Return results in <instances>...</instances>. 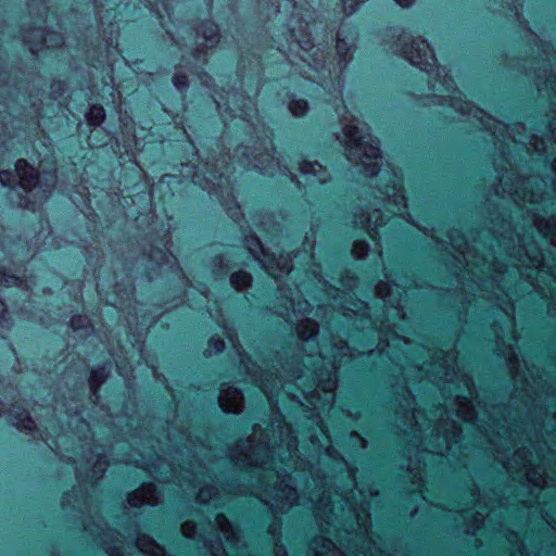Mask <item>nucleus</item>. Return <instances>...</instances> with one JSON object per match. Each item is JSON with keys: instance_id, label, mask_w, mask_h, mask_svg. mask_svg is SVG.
Instances as JSON below:
<instances>
[{"instance_id": "nucleus-53", "label": "nucleus", "mask_w": 556, "mask_h": 556, "mask_svg": "<svg viewBox=\"0 0 556 556\" xmlns=\"http://www.w3.org/2000/svg\"><path fill=\"white\" fill-rule=\"evenodd\" d=\"M495 253H496L495 248L493 245H491L490 252H489L490 256L495 257Z\"/></svg>"}, {"instance_id": "nucleus-23", "label": "nucleus", "mask_w": 556, "mask_h": 556, "mask_svg": "<svg viewBox=\"0 0 556 556\" xmlns=\"http://www.w3.org/2000/svg\"><path fill=\"white\" fill-rule=\"evenodd\" d=\"M462 519H464L467 527V532L476 534V532L484 526L485 518L488 516L484 508L481 507L480 502L477 501L472 507L460 508Z\"/></svg>"}, {"instance_id": "nucleus-33", "label": "nucleus", "mask_w": 556, "mask_h": 556, "mask_svg": "<svg viewBox=\"0 0 556 556\" xmlns=\"http://www.w3.org/2000/svg\"><path fill=\"white\" fill-rule=\"evenodd\" d=\"M530 181H522V188L520 190H515L514 192H509L515 202L530 203L535 204L542 201L543 197L541 194L535 193L534 191L527 190V186Z\"/></svg>"}, {"instance_id": "nucleus-24", "label": "nucleus", "mask_w": 556, "mask_h": 556, "mask_svg": "<svg viewBox=\"0 0 556 556\" xmlns=\"http://www.w3.org/2000/svg\"><path fill=\"white\" fill-rule=\"evenodd\" d=\"M299 170L309 185H323L329 178L326 167L318 162L303 161L299 164Z\"/></svg>"}, {"instance_id": "nucleus-39", "label": "nucleus", "mask_w": 556, "mask_h": 556, "mask_svg": "<svg viewBox=\"0 0 556 556\" xmlns=\"http://www.w3.org/2000/svg\"><path fill=\"white\" fill-rule=\"evenodd\" d=\"M289 109L294 116H303L307 112V101L304 99L293 98L289 103Z\"/></svg>"}, {"instance_id": "nucleus-61", "label": "nucleus", "mask_w": 556, "mask_h": 556, "mask_svg": "<svg viewBox=\"0 0 556 556\" xmlns=\"http://www.w3.org/2000/svg\"><path fill=\"white\" fill-rule=\"evenodd\" d=\"M257 428H260V426L254 427V437L257 434Z\"/></svg>"}, {"instance_id": "nucleus-18", "label": "nucleus", "mask_w": 556, "mask_h": 556, "mask_svg": "<svg viewBox=\"0 0 556 556\" xmlns=\"http://www.w3.org/2000/svg\"><path fill=\"white\" fill-rule=\"evenodd\" d=\"M459 382L463 383L464 390L460 392H456L454 394H450L448 397H454L455 403L457 404V413L456 416L459 419H463L467 422H473L477 414L475 408L471 405L472 397V381L471 378L467 375H462Z\"/></svg>"}, {"instance_id": "nucleus-8", "label": "nucleus", "mask_w": 556, "mask_h": 556, "mask_svg": "<svg viewBox=\"0 0 556 556\" xmlns=\"http://www.w3.org/2000/svg\"><path fill=\"white\" fill-rule=\"evenodd\" d=\"M312 306L308 301H298L294 298H287L286 306L279 312L290 324H296V332L301 340L309 342L315 340L319 332L318 324L308 317Z\"/></svg>"}, {"instance_id": "nucleus-42", "label": "nucleus", "mask_w": 556, "mask_h": 556, "mask_svg": "<svg viewBox=\"0 0 556 556\" xmlns=\"http://www.w3.org/2000/svg\"><path fill=\"white\" fill-rule=\"evenodd\" d=\"M104 549L110 556H124L123 555V542L116 539L113 543L104 542Z\"/></svg>"}, {"instance_id": "nucleus-17", "label": "nucleus", "mask_w": 556, "mask_h": 556, "mask_svg": "<svg viewBox=\"0 0 556 556\" xmlns=\"http://www.w3.org/2000/svg\"><path fill=\"white\" fill-rule=\"evenodd\" d=\"M504 467L508 471H514L516 473L526 475L532 483L539 485L541 481H543V477L541 472L533 471L532 472V454L529 448L520 447L515 451L511 458H509Z\"/></svg>"}, {"instance_id": "nucleus-47", "label": "nucleus", "mask_w": 556, "mask_h": 556, "mask_svg": "<svg viewBox=\"0 0 556 556\" xmlns=\"http://www.w3.org/2000/svg\"><path fill=\"white\" fill-rule=\"evenodd\" d=\"M544 88H549L556 94V77L553 79H546Z\"/></svg>"}, {"instance_id": "nucleus-51", "label": "nucleus", "mask_w": 556, "mask_h": 556, "mask_svg": "<svg viewBox=\"0 0 556 556\" xmlns=\"http://www.w3.org/2000/svg\"><path fill=\"white\" fill-rule=\"evenodd\" d=\"M275 556H288L286 549L282 546L275 547Z\"/></svg>"}, {"instance_id": "nucleus-64", "label": "nucleus", "mask_w": 556, "mask_h": 556, "mask_svg": "<svg viewBox=\"0 0 556 556\" xmlns=\"http://www.w3.org/2000/svg\"><path fill=\"white\" fill-rule=\"evenodd\" d=\"M437 76H441L439 68H437Z\"/></svg>"}, {"instance_id": "nucleus-29", "label": "nucleus", "mask_w": 556, "mask_h": 556, "mask_svg": "<svg viewBox=\"0 0 556 556\" xmlns=\"http://www.w3.org/2000/svg\"><path fill=\"white\" fill-rule=\"evenodd\" d=\"M111 368V364H103L91 370L89 386L93 397L98 399V389L109 377Z\"/></svg>"}, {"instance_id": "nucleus-5", "label": "nucleus", "mask_w": 556, "mask_h": 556, "mask_svg": "<svg viewBox=\"0 0 556 556\" xmlns=\"http://www.w3.org/2000/svg\"><path fill=\"white\" fill-rule=\"evenodd\" d=\"M16 177L18 178V187L28 193L23 201V205L33 211L37 203H42L51 195L56 185L54 173L45 174L40 180L38 172L23 159L15 163L14 173L11 170L0 172V182L4 187L10 186Z\"/></svg>"}, {"instance_id": "nucleus-16", "label": "nucleus", "mask_w": 556, "mask_h": 556, "mask_svg": "<svg viewBox=\"0 0 556 556\" xmlns=\"http://www.w3.org/2000/svg\"><path fill=\"white\" fill-rule=\"evenodd\" d=\"M388 175L389 182L383 188L379 189L381 197L383 198L388 205L393 206L395 214L403 216V218H405L409 223H414L412 220L410 214L405 212L407 207V201L403 186L397 175L394 172Z\"/></svg>"}, {"instance_id": "nucleus-30", "label": "nucleus", "mask_w": 556, "mask_h": 556, "mask_svg": "<svg viewBox=\"0 0 556 556\" xmlns=\"http://www.w3.org/2000/svg\"><path fill=\"white\" fill-rule=\"evenodd\" d=\"M276 162V159L273 154H261L258 156H254L253 161H248L247 166H252L260 172H262L265 175L274 176V163Z\"/></svg>"}, {"instance_id": "nucleus-50", "label": "nucleus", "mask_w": 556, "mask_h": 556, "mask_svg": "<svg viewBox=\"0 0 556 556\" xmlns=\"http://www.w3.org/2000/svg\"><path fill=\"white\" fill-rule=\"evenodd\" d=\"M279 170L282 172L285 175H290L291 180H294L295 175L286 165H283V168L279 166Z\"/></svg>"}, {"instance_id": "nucleus-9", "label": "nucleus", "mask_w": 556, "mask_h": 556, "mask_svg": "<svg viewBox=\"0 0 556 556\" xmlns=\"http://www.w3.org/2000/svg\"><path fill=\"white\" fill-rule=\"evenodd\" d=\"M496 248L510 258L521 263L528 262L531 267L544 269L543 252L534 242L526 244L520 237L516 242L513 232H509L508 236L502 233L496 238Z\"/></svg>"}, {"instance_id": "nucleus-40", "label": "nucleus", "mask_w": 556, "mask_h": 556, "mask_svg": "<svg viewBox=\"0 0 556 556\" xmlns=\"http://www.w3.org/2000/svg\"><path fill=\"white\" fill-rule=\"evenodd\" d=\"M369 243L365 240H356L352 248V254L355 258H365L369 253Z\"/></svg>"}, {"instance_id": "nucleus-60", "label": "nucleus", "mask_w": 556, "mask_h": 556, "mask_svg": "<svg viewBox=\"0 0 556 556\" xmlns=\"http://www.w3.org/2000/svg\"><path fill=\"white\" fill-rule=\"evenodd\" d=\"M535 150H538V152H539L540 154H542V153L544 152V149L535 148Z\"/></svg>"}, {"instance_id": "nucleus-63", "label": "nucleus", "mask_w": 556, "mask_h": 556, "mask_svg": "<svg viewBox=\"0 0 556 556\" xmlns=\"http://www.w3.org/2000/svg\"><path fill=\"white\" fill-rule=\"evenodd\" d=\"M515 127L516 128H522V129L525 128L523 125H516Z\"/></svg>"}, {"instance_id": "nucleus-57", "label": "nucleus", "mask_w": 556, "mask_h": 556, "mask_svg": "<svg viewBox=\"0 0 556 556\" xmlns=\"http://www.w3.org/2000/svg\"><path fill=\"white\" fill-rule=\"evenodd\" d=\"M516 190H520V189H519V188H516ZM514 191H515V189H514V190H513V189H509L508 191H507V189H504V192H507V193H508V195H509L511 199H513V197L510 195V193H509V192H514Z\"/></svg>"}, {"instance_id": "nucleus-26", "label": "nucleus", "mask_w": 556, "mask_h": 556, "mask_svg": "<svg viewBox=\"0 0 556 556\" xmlns=\"http://www.w3.org/2000/svg\"><path fill=\"white\" fill-rule=\"evenodd\" d=\"M341 508L343 510L348 508L349 515L353 518L354 523L352 525V529H354V527L366 528L369 519V504L367 502L363 503L359 507H356L352 505L348 498H344V504L341 505Z\"/></svg>"}, {"instance_id": "nucleus-14", "label": "nucleus", "mask_w": 556, "mask_h": 556, "mask_svg": "<svg viewBox=\"0 0 556 556\" xmlns=\"http://www.w3.org/2000/svg\"><path fill=\"white\" fill-rule=\"evenodd\" d=\"M448 239L452 248L463 257L466 266H472L483 273V267L491 269L485 255H480L476 252V247L471 245L468 240L457 230H452L448 233Z\"/></svg>"}, {"instance_id": "nucleus-58", "label": "nucleus", "mask_w": 556, "mask_h": 556, "mask_svg": "<svg viewBox=\"0 0 556 556\" xmlns=\"http://www.w3.org/2000/svg\"><path fill=\"white\" fill-rule=\"evenodd\" d=\"M367 324H368V326H370V327H374V326L376 327V325H375L370 319H368V320H367Z\"/></svg>"}, {"instance_id": "nucleus-22", "label": "nucleus", "mask_w": 556, "mask_h": 556, "mask_svg": "<svg viewBox=\"0 0 556 556\" xmlns=\"http://www.w3.org/2000/svg\"><path fill=\"white\" fill-rule=\"evenodd\" d=\"M218 404L225 413L239 414L243 408V393L236 387L226 386L220 389Z\"/></svg>"}, {"instance_id": "nucleus-38", "label": "nucleus", "mask_w": 556, "mask_h": 556, "mask_svg": "<svg viewBox=\"0 0 556 556\" xmlns=\"http://www.w3.org/2000/svg\"><path fill=\"white\" fill-rule=\"evenodd\" d=\"M106 455L98 454L97 459L92 463L91 478L96 480L100 479L103 476L104 471L106 470Z\"/></svg>"}, {"instance_id": "nucleus-15", "label": "nucleus", "mask_w": 556, "mask_h": 556, "mask_svg": "<svg viewBox=\"0 0 556 556\" xmlns=\"http://www.w3.org/2000/svg\"><path fill=\"white\" fill-rule=\"evenodd\" d=\"M202 473V470L194 472L193 470L187 469L182 478L184 481L179 479L178 484L186 490L197 493V501L199 503L216 507L218 504L216 498L217 489L211 483L202 485V481L199 477Z\"/></svg>"}, {"instance_id": "nucleus-52", "label": "nucleus", "mask_w": 556, "mask_h": 556, "mask_svg": "<svg viewBox=\"0 0 556 556\" xmlns=\"http://www.w3.org/2000/svg\"><path fill=\"white\" fill-rule=\"evenodd\" d=\"M311 442L314 446L320 447L321 444L319 443V439L317 435L313 434L311 435Z\"/></svg>"}, {"instance_id": "nucleus-11", "label": "nucleus", "mask_w": 556, "mask_h": 556, "mask_svg": "<svg viewBox=\"0 0 556 556\" xmlns=\"http://www.w3.org/2000/svg\"><path fill=\"white\" fill-rule=\"evenodd\" d=\"M440 86H437V83H433L432 88L438 91H446L451 92L448 94L450 105L463 116L470 117L472 115L473 118L478 119L480 124L490 129L489 122L484 123V112L480 109H477L471 102H468L463 99L462 92L454 86L453 79L444 74L443 81H440Z\"/></svg>"}, {"instance_id": "nucleus-19", "label": "nucleus", "mask_w": 556, "mask_h": 556, "mask_svg": "<svg viewBox=\"0 0 556 556\" xmlns=\"http://www.w3.org/2000/svg\"><path fill=\"white\" fill-rule=\"evenodd\" d=\"M376 295L381 299L387 307L397 309V314L402 315L403 301L405 291L403 287L395 282L379 281L375 288Z\"/></svg>"}, {"instance_id": "nucleus-35", "label": "nucleus", "mask_w": 556, "mask_h": 556, "mask_svg": "<svg viewBox=\"0 0 556 556\" xmlns=\"http://www.w3.org/2000/svg\"><path fill=\"white\" fill-rule=\"evenodd\" d=\"M353 41V38H349L344 35V30L341 28L338 31V39H337V51L341 58V61L348 62L346 56L351 49V43Z\"/></svg>"}, {"instance_id": "nucleus-48", "label": "nucleus", "mask_w": 556, "mask_h": 556, "mask_svg": "<svg viewBox=\"0 0 556 556\" xmlns=\"http://www.w3.org/2000/svg\"><path fill=\"white\" fill-rule=\"evenodd\" d=\"M334 88V91L338 92L340 96L342 93V83H341V79H340V75H337V83H336V86H333Z\"/></svg>"}, {"instance_id": "nucleus-2", "label": "nucleus", "mask_w": 556, "mask_h": 556, "mask_svg": "<svg viewBox=\"0 0 556 556\" xmlns=\"http://www.w3.org/2000/svg\"><path fill=\"white\" fill-rule=\"evenodd\" d=\"M353 356L350 346L343 341H339L331 346V355L329 358L320 351L318 358H320L326 366L312 371L313 383L308 390H302L300 395L292 393L288 389V382L294 381L298 387L302 383L305 375L303 368L299 365L296 367H289V364H286L282 366V371L279 374L268 370L257 374L249 367H247V371L252 382L267 396L271 408L277 405L279 395L286 393L289 397L312 410V416L318 419L317 424L320 431L326 435L320 425V413L332 406L334 390L338 386L337 370L341 366L346 365Z\"/></svg>"}, {"instance_id": "nucleus-44", "label": "nucleus", "mask_w": 556, "mask_h": 556, "mask_svg": "<svg viewBox=\"0 0 556 556\" xmlns=\"http://www.w3.org/2000/svg\"><path fill=\"white\" fill-rule=\"evenodd\" d=\"M10 314L5 307V304L0 299V326L1 327H9L10 326Z\"/></svg>"}, {"instance_id": "nucleus-27", "label": "nucleus", "mask_w": 556, "mask_h": 556, "mask_svg": "<svg viewBox=\"0 0 556 556\" xmlns=\"http://www.w3.org/2000/svg\"><path fill=\"white\" fill-rule=\"evenodd\" d=\"M11 422L20 430L33 432L36 429L35 420L29 416L25 409L13 407L9 410Z\"/></svg>"}, {"instance_id": "nucleus-21", "label": "nucleus", "mask_w": 556, "mask_h": 556, "mask_svg": "<svg viewBox=\"0 0 556 556\" xmlns=\"http://www.w3.org/2000/svg\"><path fill=\"white\" fill-rule=\"evenodd\" d=\"M159 500L160 492L153 483H143L139 489L128 494L127 497V502L131 507L155 506Z\"/></svg>"}, {"instance_id": "nucleus-13", "label": "nucleus", "mask_w": 556, "mask_h": 556, "mask_svg": "<svg viewBox=\"0 0 556 556\" xmlns=\"http://www.w3.org/2000/svg\"><path fill=\"white\" fill-rule=\"evenodd\" d=\"M247 243L249 244V251L260 263H262V266L268 271L270 276L275 278L282 277L289 275L292 271V258L289 255H280L278 258H268L267 253L261 244V241L256 237L248 239Z\"/></svg>"}, {"instance_id": "nucleus-43", "label": "nucleus", "mask_w": 556, "mask_h": 556, "mask_svg": "<svg viewBox=\"0 0 556 556\" xmlns=\"http://www.w3.org/2000/svg\"><path fill=\"white\" fill-rule=\"evenodd\" d=\"M225 349V342L218 337H212L208 341V353H220Z\"/></svg>"}, {"instance_id": "nucleus-28", "label": "nucleus", "mask_w": 556, "mask_h": 556, "mask_svg": "<svg viewBox=\"0 0 556 556\" xmlns=\"http://www.w3.org/2000/svg\"><path fill=\"white\" fill-rule=\"evenodd\" d=\"M197 37L202 39V45L213 47L219 41V33L217 25L212 21L203 22L197 28Z\"/></svg>"}, {"instance_id": "nucleus-54", "label": "nucleus", "mask_w": 556, "mask_h": 556, "mask_svg": "<svg viewBox=\"0 0 556 556\" xmlns=\"http://www.w3.org/2000/svg\"><path fill=\"white\" fill-rule=\"evenodd\" d=\"M514 140L519 142V143H521V144H525V146L528 144L527 140H522V139H514ZM529 143H531V142L529 141Z\"/></svg>"}, {"instance_id": "nucleus-10", "label": "nucleus", "mask_w": 556, "mask_h": 556, "mask_svg": "<svg viewBox=\"0 0 556 556\" xmlns=\"http://www.w3.org/2000/svg\"><path fill=\"white\" fill-rule=\"evenodd\" d=\"M410 37L407 34L399 36L395 52H399L404 59L421 71L431 73L437 68V58L432 48L424 39H415L407 45Z\"/></svg>"}, {"instance_id": "nucleus-6", "label": "nucleus", "mask_w": 556, "mask_h": 556, "mask_svg": "<svg viewBox=\"0 0 556 556\" xmlns=\"http://www.w3.org/2000/svg\"><path fill=\"white\" fill-rule=\"evenodd\" d=\"M291 37L294 39V43L296 47L303 51V55H301V60L306 63L309 71H313L317 74V78L323 80L321 83L315 81L314 77L309 76L307 78L308 89L314 92L326 91L327 89V76L325 72H328L329 76L331 75V71L326 68L325 66V53L319 48L315 49L314 43L311 40L309 34H300L298 35L294 29L291 31Z\"/></svg>"}, {"instance_id": "nucleus-49", "label": "nucleus", "mask_w": 556, "mask_h": 556, "mask_svg": "<svg viewBox=\"0 0 556 556\" xmlns=\"http://www.w3.org/2000/svg\"><path fill=\"white\" fill-rule=\"evenodd\" d=\"M394 1L403 8H408L414 3L415 0H394Z\"/></svg>"}, {"instance_id": "nucleus-34", "label": "nucleus", "mask_w": 556, "mask_h": 556, "mask_svg": "<svg viewBox=\"0 0 556 556\" xmlns=\"http://www.w3.org/2000/svg\"><path fill=\"white\" fill-rule=\"evenodd\" d=\"M71 328L74 332L78 333L79 337H87L93 327L87 316L76 315L71 319Z\"/></svg>"}, {"instance_id": "nucleus-25", "label": "nucleus", "mask_w": 556, "mask_h": 556, "mask_svg": "<svg viewBox=\"0 0 556 556\" xmlns=\"http://www.w3.org/2000/svg\"><path fill=\"white\" fill-rule=\"evenodd\" d=\"M312 548L316 556H371L367 552L356 551L353 553H345L341 549H337L334 543L330 539L318 538L313 541Z\"/></svg>"}, {"instance_id": "nucleus-32", "label": "nucleus", "mask_w": 556, "mask_h": 556, "mask_svg": "<svg viewBox=\"0 0 556 556\" xmlns=\"http://www.w3.org/2000/svg\"><path fill=\"white\" fill-rule=\"evenodd\" d=\"M533 224L538 228L539 232L545 239H549L553 241V238L556 237V217L552 216L548 219H544L540 216H534Z\"/></svg>"}, {"instance_id": "nucleus-59", "label": "nucleus", "mask_w": 556, "mask_h": 556, "mask_svg": "<svg viewBox=\"0 0 556 556\" xmlns=\"http://www.w3.org/2000/svg\"><path fill=\"white\" fill-rule=\"evenodd\" d=\"M41 439L46 442H48V438L47 437H43V433L40 434Z\"/></svg>"}, {"instance_id": "nucleus-7", "label": "nucleus", "mask_w": 556, "mask_h": 556, "mask_svg": "<svg viewBox=\"0 0 556 556\" xmlns=\"http://www.w3.org/2000/svg\"><path fill=\"white\" fill-rule=\"evenodd\" d=\"M313 274L315 278H317L318 282L323 286L325 292H327V294L332 298L333 303L331 305L333 307L338 306L343 316L355 319L361 316L368 319L369 306L366 302H351L350 305L342 302V300H345L348 296H350V293L356 288V282L354 279L342 282V289H339L332 288L330 282L321 277L319 271L314 270ZM366 327L368 326L365 325L363 318H361V328L365 329Z\"/></svg>"}, {"instance_id": "nucleus-45", "label": "nucleus", "mask_w": 556, "mask_h": 556, "mask_svg": "<svg viewBox=\"0 0 556 556\" xmlns=\"http://www.w3.org/2000/svg\"><path fill=\"white\" fill-rule=\"evenodd\" d=\"M175 87L182 90L188 87V79L185 75L176 74L173 78Z\"/></svg>"}, {"instance_id": "nucleus-56", "label": "nucleus", "mask_w": 556, "mask_h": 556, "mask_svg": "<svg viewBox=\"0 0 556 556\" xmlns=\"http://www.w3.org/2000/svg\"><path fill=\"white\" fill-rule=\"evenodd\" d=\"M228 213H229V215H230L232 218L238 217V216H237V213H232V212H231V207H229V208H228Z\"/></svg>"}, {"instance_id": "nucleus-4", "label": "nucleus", "mask_w": 556, "mask_h": 556, "mask_svg": "<svg viewBox=\"0 0 556 556\" xmlns=\"http://www.w3.org/2000/svg\"><path fill=\"white\" fill-rule=\"evenodd\" d=\"M348 159L358 161V172L366 177L378 176L383 164L377 139L369 134L367 125H345L342 130Z\"/></svg>"}, {"instance_id": "nucleus-20", "label": "nucleus", "mask_w": 556, "mask_h": 556, "mask_svg": "<svg viewBox=\"0 0 556 556\" xmlns=\"http://www.w3.org/2000/svg\"><path fill=\"white\" fill-rule=\"evenodd\" d=\"M437 435L435 440L438 441L432 447V453L439 455H448L454 445L457 444L460 440L462 430L455 420H452L450 428L445 429L443 433H440V429H435Z\"/></svg>"}, {"instance_id": "nucleus-31", "label": "nucleus", "mask_w": 556, "mask_h": 556, "mask_svg": "<svg viewBox=\"0 0 556 556\" xmlns=\"http://www.w3.org/2000/svg\"><path fill=\"white\" fill-rule=\"evenodd\" d=\"M358 223L372 240L377 239L379 235V228L386 224L382 222V218H380V215H378L376 211L372 215H369L366 218L361 217Z\"/></svg>"}, {"instance_id": "nucleus-3", "label": "nucleus", "mask_w": 556, "mask_h": 556, "mask_svg": "<svg viewBox=\"0 0 556 556\" xmlns=\"http://www.w3.org/2000/svg\"><path fill=\"white\" fill-rule=\"evenodd\" d=\"M217 533L208 538L203 529L193 521H186L181 526V532L186 538L203 543V548L210 556H252L249 546L242 540L240 531L223 514H217L214 519ZM138 549L147 556H169L164 547L147 535H140L136 540Z\"/></svg>"}, {"instance_id": "nucleus-41", "label": "nucleus", "mask_w": 556, "mask_h": 556, "mask_svg": "<svg viewBox=\"0 0 556 556\" xmlns=\"http://www.w3.org/2000/svg\"><path fill=\"white\" fill-rule=\"evenodd\" d=\"M23 280L14 275V274H8L4 269L3 270H0V285L2 286H5V287H11V286H18L21 287L23 285Z\"/></svg>"}, {"instance_id": "nucleus-37", "label": "nucleus", "mask_w": 556, "mask_h": 556, "mask_svg": "<svg viewBox=\"0 0 556 556\" xmlns=\"http://www.w3.org/2000/svg\"><path fill=\"white\" fill-rule=\"evenodd\" d=\"M252 277L244 270H238L230 276V283L237 289L241 290L250 286Z\"/></svg>"}, {"instance_id": "nucleus-1", "label": "nucleus", "mask_w": 556, "mask_h": 556, "mask_svg": "<svg viewBox=\"0 0 556 556\" xmlns=\"http://www.w3.org/2000/svg\"><path fill=\"white\" fill-rule=\"evenodd\" d=\"M273 440L266 434L256 443L241 440L232 451L236 466L262 469L275 483H265L252 492L273 511L286 513L294 506H306L317 518L332 525L336 503L328 489V478L319 476L299 455V440L293 429L277 418L271 425Z\"/></svg>"}, {"instance_id": "nucleus-46", "label": "nucleus", "mask_w": 556, "mask_h": 556, "mask_svg": "<svg viewBox=\"0 0 556 556\" xmlns=\"http://www.w3.org/2000/svg\"><path fill=\"white\" fill-rule=\"evenodd\" d=\"M136 465L138 467H141L143 469H146L147 471H149L151 475H154L156 473V469H155V466L154 464H149L148 462H146L143 458L141 459H136L135 460Z\"/></svg>"}, {"instance_id": "nucleus-12", "label": "nucleus", "mask_w": 556, "mask_h": 556, "mask_svg": "<svg viewBox=\"0 0 556 556\" xmlns=\"http://www.w3.org/2000/svg\"><path fill=\"white\" fill-rule=\"evenodd\" d=\"M427 368L421 367L425 371L426 377L434 383L445 384L454 383V379L458 378L456 371V361L453 354L448 353H435L433 362L430 364H424ZM446 387L443 386V391Z\"/></svg>"}, {"instance_id": "nucleus-36", "label": "nucleus", "mask_w": 556, "mask_h": 556, "mask_svg": "<svg viewBox=\"0 0 556 556\" xmlns=\"http://www.w3.org/2000/svg\"><path fill=\"white\" fill-rule=\"evenodd\" d=\"M86 118L91 126H99L105 118V111L101 105H91L86 113Z\"/></svg>"}, {"instance_id": "nucleus-55", "label": "nucleus", "mask_w": 556, "mask_h": 556, "mask_svg": "<svg viewBox=\"0 0 556 556\" xmlns=\"http://www.w3.org/2000/svg\"><path fill=\"white\" fill-rule=\"evenodd\" d=\"M413 419L415 421V426H418V422H417V412L416 410H414V413H413Z\"/></svg>"}, {"instance_id": "nucleus-62", "label": "nucleus", "mask_w": 556, "mask_h": 556, "mask_svg": "<svg viewBox=\"0 0 556 556\" xmlns=\"http://www.w3.org/2000/svg\"><path fill=\"white\" fill-rule=\"evenodd\" d=\"M105 535L116 536L117 533H112V534L111 533H106Z\"/></svg>"}]
</instances>
